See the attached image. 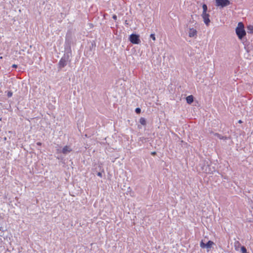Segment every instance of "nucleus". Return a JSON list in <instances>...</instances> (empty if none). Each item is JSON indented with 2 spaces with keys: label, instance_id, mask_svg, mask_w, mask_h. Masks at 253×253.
I'll list each match as a JSON object with an SVG mask.
<instances>
[{
  "label": "nucleus",
  "instance_id": "1",
  "mask_svg": "<svg viewBox=\"0 0 253 253\" xmlns=\"http://www.w3.org/2000/svg\"><path fill=\"white\" fill-rule=\"evenodd\" d=\"M236 33L239 39L241 40L245 36L246 33L244 29V25L242 22H239L236 29Z\"/></svg>",
  "mask_w": 253,
  "mask_h": 253
},
{
  "label": "nucleus",
  "instance_id": "2",
  "mask_svg": "<svg viewBox=\"0 0 253 253\" xmlns=\"http://www.w3.org/2000/svg\"><path fill=\"white\" fill-rule=\"evenodd\" d=\"M215 1L216 6L221 7L228 6L230 4L229 0H215Z\"/></svg>",
  "mask_w": 253,
  "mask_h": 253
},
{
  "label": "nucleus",
  "instance_id": "3",
  "mask_svg": "<svg viewBox=\"0 0 253 253\" xmlns=\"http://www.w3.org/2000/svg\"><path fill=\"white\" fill-rule=\"evenodd\" d=\"M129 41L133 44H138L140 42L139 36L136 34H131L129 38Z\"/></svg>",
  "mask_w": 253,
  "mask_h": 253
},
{
  "label": "nucleus",
  "instance_id": "4",
  "mask_svg": "<svg viewBox=\"0 0 253 253\" xmlns=\"http://www.w3.org/2000/svg\"><path fill=\"white\" fill-rule=\"evenodd\" d=\"M201 16L205 24L207 26H209L211 23V20L210 19V14L208 13H202Z\"/></svg>",
  "mask_w": 253,
  "mask_h": 253
},
{
  "label": "nucleus",
  "instance_id": "5",
  "mask_svg": "<svg viewBox=\"0 0 253 253\" xmlns=\"http://www.w3.org/2000/svg\"><path fill=\"white\" fill-rule=\"evenodd\" d=\"M213 245H214V243L211 241H209L207 244H205L203 241H201L200 242V247L203 249L205 248L210 249Z\"/></svg>",
  "mask_w": 253,
  "mask_h": 253
},
{
  "label": "nucleus",
  "instance_id": "6",
  "mask_svg": "<svg viewBox=\"0 0 253 253\" xmlns=\"http://www.w3.org/2000/svg\"><path fill=\"white\" fill-rule=\"evenodd\" d=\"M188 36L190 38H196L197 36V31L194 28L189 29Z\"/></svg>",
  "mask_w": 253,
  "mask_h": 253
},
{
  "label": "nucleus",
  "instance_id": "7",
  "mask_svg": "<svg viewBox=\"0 0 253 253\" xmlns=\"http://www.w3.org/2000/svg\"><path fill=\"white\" fill-rule=\"evenodd\" d=\"M67 64V61L65 58H62L59 62V65L60 68L64 67Z\"/></svg>",
  "mask_w": 253,
  "mask_h": 253
},
{
  "label": "nucleus",
  "instance_id": "8",
  "mask_svg": "<svg viewBox=\"0 0 253 253\" xmlns=\"http://www.w3.org/2000/svg\"><path fill=\"white\" fill-rule=\"evenodd\" d=\"M72 149L70 148V146H65L63 147V149H62V152L64 154H66L68 153H70L72 151Z\"/></svg>",
  "mask_w": 253,
  "mask_h": 253
},
{
  "label": "nucleus",
  "instance_id": "9",
  "mask_svg": "<svg viewBox=\"0 0 253 253\" xmlns=\"http://www.w3.org/2000/svg\"><path fill=\"white\" fill-rule=\"evenodd\" d=\"M193 99L194 97L192 95L187 96L186 98L187 103L189 104H191L193 102Z\"/></svg>",
  "mask_w": 253,
  "mask_h": 253
},
{
  "label": "nucleus",
  "instance_id": "10",
  "mask_svg": "<svg viewBox=\"0 0 253 253\" xmlns=\"http://www.w3.org/2000/svg\"><path fill=\"white\" fill-rule=\"evenodd\" d=\"M214 135L216 136L217 138H219L220 139L226 140L227 138L226 136H222L218 133H214Z\"/></svg>",
  "mask_w": 253,
  "mask_h": 253
},
{
  "label": "nucleus",
  "instance_id": "11",
  "mask_svg": "<svg viewBox=\"0 0 253 253\" xmlns=\"http://www.w3.org/2000/svg\"><path fill=\"white\" fill-rule=\"evenodd\" d=\"M248 33L253 34V26L250 25L247 27Z\"/></svg>",
  "mask_w": 253,
  "mask_h": 253
},
{
  "label": "nucleus",
  "instance_id": "12",
  "mask_svg": "<svg viewBox=\"0 0 253 253\" xmlns=\"http://www.w3.org/2000/svg\"><path fill=\"white\" fill-rule=\"evenodd\" d=\"M202 8L203 10L202 13H207L208 7L206 4H203Z\"/></svg>",
  "mask_w": 253,
  "mask_h": 253
},
{
  "label": "nucleus",
  "instance_id": "13",
  "mask_svg": "<svg viewBox=\"0 0 253 253\" xmlns=\"http://www.w3.org/2000/svg\"><path fill=\"white\" fill-rule=\"evenodd\" d=\"M135 112L137 114H139L141 112V109L139 108H137L135 109Z\"/></svg>",
  "mask_w": 253,
  "mask_h": 253
},
{
  "label": "nucleus",
  "instance_id": "14",
  "mask_svg": "<svg viewBox=\"0 0 253 253\" xmlns=\"http://www.w3.org/2000/svg\"><path fill=\"white\" fill-rule=\"evenodd\" d=\"M150 37L153 40V41H155L156 40V38H155V34H152L151 35H150Z\"/></svg>",
  "mask_w": 253,
  "mask_h": 253
},
{
  "label": "nucleus",
  "instance_id": "15",
  "mask_svg": "<svg viewBox=\"0 0 253 253\" xmlns=\"http://www.w3.org/2000/svg\"><path fill=\"white\" fill-rule=\"evenodd\" d=\"M12 92L11 91H8L7 93V96L8 97H10L12 96Z\"/></svg>",
  "mask_w": 253,
  "mask_h": 253
},
{
  "label": "nucleus",
  "instance_id": "16",
  "mask_svg": "<svg viewBox=\"0 0 253 253\" xmlns=\"http://www.w3.org/2000/svg\"><path fill=\"white\" fill-rule=\"evenodd\" d=\"M113 18L114 20H117V16H116V15H114L113 16Z\"/></svg>",
  "mask_w": 253,
  "mask_h": 253
},
{
  "label": "nucleus",
  "instance_id": "17",
  "mask_svg": "<svg viewBox=\"0 0 253 253\" xmlns=\"http://www.w3.org/2000/svg\"><path fill=\"white\" fill-rule=\"evenodd\" d=\"M97 175L100 176V177H102V173L101 172H99L97 173Z\"/></svg>",
  "mask_w": 253,
  "mask_h": 253
},
{
  "label": "nucleus",
  "instance_id": "18",
  "mask_svg": "<svg viewBox=\"0 0 253 253\" xmlns=\"http://www.w3.org/2000/svg\"><path fill=\"white\" fill-rule=\"evenodd\" d=\"M37 145H39V146H41L42 145V143L40 142H38L37 143Z\"/></svg>",
  "mask_w": 253,
  "mask_h": 253
},
{
  "label": "nucleus",
  "instance_id": "19",
  "mask_svg": "<svg viewBox=\"0 0 253 253\" xmlns=\"http://www.w3.org/2000/svg\"><path fill=\"white\" fill-rule=\"evenodd\" d=\"M17 65L13 64V65H12V67H13V68H17Z\"/></svg>",
  "mask_w": 253,
  "mask_h": 253
},
{
  "label": "nucleus",
  "instance_id": "20",
  "mask_svg": "<svg viewBox=\"0 0 253 253\" xmlns=\"http://www.w3.org/2000/svg\"><path fill=\"white\" fill-rule=\"evenodd\" d=\"M140 123L142 124V118H141L139 120Z\"/></svg>",
  "mask_w": 253,
  "mask_h": 253
},
{
  "label": "nucleus",
  "instance_id": "21",
  "mask_svg": "<svg viewBox=\"0 0 253 253\" xmlns=\"http://www.w3.org/2000/svg\"><path fill=\"white\" fill-rule=\"evenodd\" d=\"M238 122H239V123H240V124H241V123H243V122H242L241 120H239Z\"/></svg>",
  "mask_w": 253,
  "mask_h": 253
},
{
  "label": "nucleus",
  "instance_id": "22",
  "mask_svg": "<svg viewBox=\"0 0 253 253\" xmlns=\"http://www.w3.org/2000/svg\"><path fill=\"white\" fill-rule=\"evenodd\" d=\"M236 244H238V245H240V243H239L238 241H237V242L236 243Z\"/></svg>",
  "mask_w": 253,
  "mask_h": 253
},
{
  "label": "nucleus",
  "instance_id": "23",
  "mask_svg": "<svg viewBox=\"0 0 253 253\" xmlns=\"http://www.w3.org/2000/svg\"><path fill=\"white\" fill-rule=\"evenodd\" d=\"M152 155H155V154H156V152H153V153H152Z\"/></svg>",
  "mask_w": 253,
  "mask_h": 253
}]
</instances>
